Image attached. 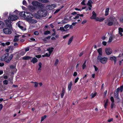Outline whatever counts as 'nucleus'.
Instances as JSON below:
<instances>
[{"label":"nucleus","mask_w":123,"mask_h":123,"mask_svg":"<svg viewBox=\"0 0 123 123\" xmlns=\"http://www.w3.org/2000/svg\"><path fill=\"white\" fill-rule=\"evenodd\" d=\"M8 14V12H5L3 14V16L4 17H6Z\"/></svg>","instance_id":"40"},{"label":"nucleus","mask_w":123,"mask_h":123,"mask_svg":"<svg viewBox=\"0 0 123 123\" xmlns=\"http://www.w3.org/2000/svg\"><path fill=\"white\" fill-rule=\"evenodd\" d=\"M27 12L26 11H23L20 13L19 14V15L21 17H23L25 18L26 16V12Z\"/></svg>","instance_id":"13"},{"label":"nucleus","mask_w":123,"mask_h":123,"mask_svg":"<svg viewBox=\"0 0 123 123\" xmlns=\"http://www.w3.org/2000/svg\"><path fill=\"white\" fill-rule=\"evenodd\" d=\"M73 38H74L73 36H72L71 37L69 38V40H68V45H70V43H71L72 42L73 40Z\"/></svg>","instance_id":"28"},{"label":"nucleus","mask_w":123,"mask_h":123,"mask_svg":"<svg viewBox=\"0 0 123 123\" xmlns=\"http://www.w3.org/2000/svg\"><path fill=\"white\" fill-rule=\"evenodd\" d=\"M38 85V83H37L35 82V83L34 86L35 87H37Z\"/></svg>","instance_id":"63"},{"label":"nucleus","mask_w":123,"mask_h":123,"mask_svg":"<svg viewBox=\"0 0 123 123\" xmlns=\"http://www.w3.org/2000/svg\"><path fill=\"white\" fill-rule=\"evenodd\" d=\"M8 18L10 20L15 21L18 18V17L16 15H9Z\"/></svg>","instance_id":"5"},{"label":"nucleus","mask_w":123,"mask_h":123,"mask_svg":"<svg viewBox=\"0 0 123 123\" xmlns=\"http://www.w3.org/2000/svg\"><path fill=\"white\" fill-rule=\"evenodd\" d=\"M113 119L112 118H111L109 119L108 120V122H110L113 121Z\"/></svg>","instance_id":"60"},{"label":"nucleus","mask_w":123,"mask_h":123,"mask_svg":"<svg viewBox=\"0 0 123 123\" xmlns=\"http://www.w3.org/2000/svg\"><path fill=\"white\" fill-rule=\"evenodd\" d=\"M18 11L17 10H16L14 11L13 12L14 14H15L16 15H17L18 13Z\"/></svg>","instance_id":"47"},{"label":"nucleus","mask_w":123,"mask_h":123,"mask_svg":"<svg viewBox=\"0 0 123 123\" xmlns=\"http://www.w3.org/2000/svg\"><path fill=\"white\" fill-rule=\"evenodd\" d=\"M25 53L26 52L24 50H22L21 51L20 55L21 56H23L24 55Z\"/></svg>","instance_id":"35"},{"label":"nucleus","mask_w":123,"mask_h":123,"mask_svg":"<svg viewBox=\"0 0 123 123\" xmlns=\"http://www.w3.org/2000/svg\"><path fill=\"white\" fill-rule=\"evenodd\" d=\"M32 4L34 6H40V4L38 2L33 1L32 3Z\"/></svg>","instance_id":"12"},{"label":"nucleus","mask_w":123,"mask_h":123,"mask_svg":"<svg viewBox=\"0 0 123 123\" xmlns=\"http://www.w3.org/2000/svg\"><path fill=\"white\" fill-rule=\"evenodd\" d=\"M22 23L21 22H18L17 23V25L21 30L24 31L25 30H26V29L21 25Z\"/></svg>","instance_id":"8"},{"label":"nucleus","mask_w":123,"mask_h":123,"mask_svg":"<svg viewBox=\"0 0 123 123\" xmlns=\"http://www.w3.org/2000/svg\"><path fill=\"white\" fill-rule=\"evenodd\" d=\"M115 36H114L113 35L111 34V36H110L109 38V42H111L113 38Z\"/></svg>","instance_id":"32"},{"label":"nucleus","mask_w":123,"mask_h":123,"mask_svg":"<svg viewBox=\"0 0 123 123\" xmlns=\"http://www.w3.org/2000/svg\"><path fill=\"white\" fill-rule=\"evenodd\" d=\"M47 117V116L46 115H44L41 117V122H42L43 121L44 119L45 118Z\"/></svg>","instance_id":"39"},{"label":"nucleus","mask_w":123,"mask_h":123,"mask_svg":"<svg viewBox=\"0 0 123 123\" xmlns=\"http://www.w3.org/2000/svg\"><path fill=\"white\" fill-rule=\"evenodd\" d=\"M87 21L86 20L84 19L83 20V21H82V22L81 23V24H84L86 23Z\"/></svg>","instance_id":"50"},{"label":"nucleus","mask_w":123,"mask_h":123,"mask_svg":"<svg viewBox=\"0 0 123 123\" xmlns=\"http://www.w3.org/2000/svg\"><path fill=\"white\" fill-rule=\"evenodd\" d=\"M63 7V6L62 7H61V8L57 9L54 12V14H55L58 12Z\"/></svg>","instance_id":"38"},{"label":"nucleus","mask_w":123,"mask_h":123,"mask_svg":"<svg viewBox=\"0 0 123 123\" xmlns=\"http://www.w3.org/2000/svg\"><path fill=\"white\" fill-rule=\"evenodd\" d=\"M109 9V8H108L106 9L105 11V16H107L108 15Z\"/></svg>","instance_id":"31"},{"label":"nucleus","mask_w":123,"mask_h":123,"mask_svg":"<svg viewBox=\"0 0 123 123\" xmlns=\"http://www.w3.org/2000/svg\"><path fill=\"white\" fill-rule=\"evenodd\" d=\"M69 35V34L67 35L63 36V38L64 39H65V38H66V37H68Z\"/></svg>","instance_id":"52"},{"label":"nucleus","mask_w":123,"mask_h":123,"mask_svg":"<svg viewBox=\"0 0 123 123\" xmlns=\"http://www.w3.org/2000/svg\"><path fill=\"white\" fill-rule=\"evenodd\" d=\"M10 49L11 50H13V48L11 46H9L8 47V49H5V51L7 52H8L9 51V50Z\"/></svg>","instance_id":"29"},{"label":"nucleus","mask_w":123,"mask_h":123,"mask_svg":"<svg viewBox=\"0 0 123 123\" xmlns=\"http://www.w3.org/2000/svg\"><path fill=\"white\" fill-rule=\"evenodd\" d=\"M23 4L25 5H27V3L25 0H24L23 1Z\"/></svg>","instance_id":"53"},{"label":"nucleus","mask_w":123,"mask_h":123,"mask_svg":"<svg viewBox=\"0 0 123 123\" xmlns=\"http://www.w3.org/2000/svg\"><path fill=\"white\" fill-rule=\"evenodd\" d=\"M28 21L29 23L32 24H36L37 22V21L36 20L32 18L31 19Z\"/></svg>","instance_id":"16"},{"label":"nucleus","mask_w":123,"mask_h":123,"mask_svg":"<svg viewBox=\"0 0 123 123\" xmlns=\"http://www.w3.org/2000/svg\"><path fill=\"white\" fill-rule=\"evenodd\" d=\"M94 67L95 68V71H97L98 70V68L95 66H94Z\"/></svg>","instance_id":"58"},{"label":"nucleus","mask_w":123,"mask_h":123,"mask_svg":"<svg viewBox=\"0 0 123 123\" xmlns=\"http://www.w3.org/2000/svg\"><path fill=\"white\" fill-rule=\"evenodd\" d=\"M92 15L91 17L90 18L91 19H95L96 18L97 14L94 11L92 12Z\"/></svg>","instance_id":"14"},{"label":"nucleus","mask_w":123,"mask_h":123,"mask_svg":"<svg viewBox=\"0 0 123 123\" xmlns=\"http://www.w3.org/2000/svg\"><path fill=\"white\" fill-rule=\"evenodd\" d=\"M5 22L6 25L8 27L10 28L11 27L12 25V22L10 20L7 19L5 21Z\"/></svg>","instance_id":"9"},{"label":"nucleus","mask_w":123,"mask_h":123,"mask_svg":"<svg viewBox=\"0 0 123 123\" xmlns=\"http://www.w3.org/2000/svg\"><path fill=\"white\" fill-rule=\"evenodd\" d=\"M98 53L99 55H100L101 56L102 55V49L101 48L98 49Z\"/></svg>","instance_id":"24"},{"label":"nucleus","mask_w":123,"mask_h":123,"mask_svg":"<svg viewBox=\"0 0 123 123\" xmlns=\"http://www.w3.org/2000/svg\"><path fill=\"white\" fill-rule=\"evenodd\" d=\"M38 65L39 67V68H38V70H41V67L42 65V63L41 62H39L38 63Z\"/></svg>","instance_id":"36"},{"label":"nucleus","mask_w":123,"mask_h":123,"mask_svg":"<svg viewBox=\"0 0 123 123\" xmlns=\"http://www.w3.org/2000/svg\"><path fill=\"white\" fill-rule=\"evenodd\" d=\"M97 94V93L96 92H95L94 94L92 93L91 95L92 96L91 98H94L96 95Z\"/></svg>","instance_id":"43"},{"label":"nucleus","mask_w":123,"mask_h":123,"mask_svg":"<svg viewBox=\"0 0 123 123\" xmlns=\"http://www.w3.org/2000/svg\"><path fill=\"white\" fill-rule=\"evenodd\" d=\"M32 58L31 57L27 56L23 57L22 58V59L24 60H31Z\"/></svg>","instance_id":"23"},{"label":"nucleus","mask_w":123,"mask_h":123,"mask_svg":"<svg viewBox=\"0 0 123 123\" xmlns=\"http://www.w3.org/2000/svg\"><path fill=\"white\" fill-rule=\"evenodd\" d=\"M50 32L49 31H45L44 33V34L45 35H46L48 34H50Z\"/></svg>","instance_id":"44"},{"label":"nucleus","mask_w":123,"mask_h":123,"mask_svg":"<svg viewBox=\"0 0 123 123\" xmlns=\"http://www.w3.org/2000/svg\"><path fill=\"white\" fill-rule=\"evenodd\" d=\"M47 14L46 11H43L42 10H39L37 14L35 15V16L37 19H40L42 17H45Z\"/></svg>","instance_id":"2"},{"label":"nucleus","mask_w":123,"mask_h":123,"mask_svg":"<svg viewBox=\"0 0 123 123\" xmlns=\"http://www.w3.org/2000/svg\"><path fill=\"white\" fill-rule=\"evenodd\" d=\"M26 16L25 18L27 21H28L31 19L33 18V16L32 13L28 12H26Z\"/></svg>","instance_id":"4"},{"label":"nucleus","mask_w":123,"mask_h":123,"mask_svg":"<svg viewBox=\"0 0 123 123\" xmlns=\"http://www.w3.org/2000/svg\"><path fill=\"white\" fill-rule=\"evenodd\" d=\"M59 30L62 31H66L64 28L63 27H60Z\"/></svg>","instance_id":"42"},{"label":"nucleus","mask_w":123,"mask_h":123,"mask_svg":"<svg viewBox=\"0 0 123 123\" xmlns=\"http://www.w3.org/2000/svg\"><path fill=\"white\" fill-rule=\"evenodd\" d=\"M69 25H66L64 27V28L65 29H67L69 27Z\"/></svg>","instance_id":"59"},{"label":"nucleus","mask_w":123,"mask_h":123,"mask_svg":"<svg viewBox=\"0 0 123 123\" xmlns=\"http://www.w3.org/2000/svg\"><path fill=\"white\" fill-rule=\"evenodd\" d=\"M29 10L31 12H33L36 9V8L33 6H29L28 7Z\"/></svg>","instance_id":"19"},{"label":"nucleus","mask_w":123,"mask_h":123,"mask_svg":"<svg viewBox=\"0 0 123 123\" xmlns=\"http://www.w3.org/2000/svg\"><path fill=\"white\" fill-rule=\"evenodd\" d=\"M13 57L12 54L9 55L8 53H6L3 55L0 59L1 61H5L6 63H9Z\"/></svg>","instance_id":"1"},{"label":"nucleus","mask_w":123,"mask_h":123,"mask_svg":"<svg viewBox=\"0 0 123 123\" xmlns=\"http://www.w3.org/2000/svg\"><path fill=\"white\" fill-rule=\"evenodd\" d=\"M13 45L14 46L16 47H18V44L16 43H14L13 44Z\"/></svg>","instance_id":"49"},{"label":"nucleus","mask_w":123,"mask_h":123,"mask_svg":"<svg viewBox=\"0 0 123 123\" xmlns=\"http://www.w3.org/2000/svg\"><path fill=\"white\" fill-rule=\"evenodd\" d=\"M86 60L85 61L82 66V68L83 69H84L86 67Z\"/></svg>","instance_id":"34"},{"label":"nucleus","mask_w":123,"mask_h":123,"mask_svg":"<svg viewBox=\"0 0 123 123\" xmlns=\"http://www.w3.org/2000/svg\"><path fill=\"white\" fill-rule=\"evenodd\" d=\"M110 60L111 61H114V64H115L117 61V57L115 56L111 57L110 58Z\"/></svg>","instance_id":"18"},{"label":"nucleus","mask_w":123,"mask_h":123,"mask_svg":"<svg viewBox=\"0 0 123 123\" xmlns=\"http://www.w3.org/2000/svg\"><path fill=\"white\" fill-rule=\"evenodd\" d=\"M38 32L37 31H35L34 33V34L35 35H38Z\"/></svg>","instance_id":"57"},{"label":"nucleus","mask_w":123,"mask_h":123,"mask_svg":"<svg viewBox=\"0 0 123 123\" xmlns=\"http://www.w3.org/2000/svg\"><path fill=\"white\" fill-rule=\"evenodd\" d=\"M114 21L112 18H110L108 19L107 21V25L109 26H111L113 25Z\"/></svg>","instance_id":"6"},{"label":"nucleus","mask_w":123,"mask_h":123,"mask_svg":"<svg viewBox=\"0 0 123 123\" xmlns=\"http://www.w3.org/2000/svg\"><path fill=\"white\" fill-rule=\"evenodd\" d=\"M79 80V78L78 77H77L75 80L74 81L75 83H76L78 81V80Z\"/></svg>","instance_id":"54"},{"label":"nucleus","mask_w":123,"mask_h":123,"mask_svg":"<svg viewBox=\"0 0 123 123\" xmlns=\"http://www.w3.org/2000/svg\"><path fill=\"white\" fill-rule=\"evenodd\" d=\"M118 92H118V91H117L115 93L114 95L115 98H117V99H118L119 98L118 97L119 96Z\"/></svg>","instance_id":"26"},{"label":"nucleus","mask_w":123,"mask_h":123,"mask_svg":"<svg viewBox=\"0 0 123 123\" xmlns=\"http://www.w3.org/2000/svg\"><path fill=\"white\" fill-rule=\"evenodd\" d=\"M54 49V48L52 47H51L50 48H49L47 49V50L48 51L49 53L50 54H51V53L53 51V50Z\"/></svg>","instance_id":"25"},{"label":"nucleus","mask_w":123,"mask_h":123,"mask_svg":"<svg viewBox=\"0 0 123 123\" xmlns=\"http://www.w3.org/2000/svg\"><path fill=\"white\" fill-rule=\"evenodd\" d=\"M4 33L6 34H10L11 33V31L10 29L6 28H5L3 29Z\"/></svg>","instance_id":"7"},{"label":"nucleus","mask_w":123,"mask_h":123,"mask_svg":"<svg viewBox=\"0 0 123 123\" xmlns=\"http://www.w3.org/2000/svg\"><path fill=\"white\" fill-rule=\"evenodd\" d=\"M32 59L31 60V62H32L33 64H35L37 63V61L38 60L37 59L35 58H32Z\"/></svg>","instance_id":"21"},{"label":"nucleus","mask_w":123,"mask_h":123,"mask_svg":"<svg viewBox=\"0 0 123 123\" xmlns=\"http://www.w3.org/2000/svg\"><path fill=\"white\" fill-rule=\"evenodd\" d=\"M4 23L2 21H0V28H2L4 27Z\"/></svg>","instance_id":"30"},{"label":"nucleus","mask_w":123,"mask_h":123,"mask_svg":"<svg viewBox=\"0 0 123 123\" xmlns=\"http://www.w3.org/2000/svg\"><path fill=\"white\" fill-rule=\"evenodd\" d=\"M72 85V81H70L69 83L68 86V90L69 91H70L71 90Z\"/></svg>","instance_id":"22"},{"label":"nucleus","mask_w":123,"mask_h":123,"mask_svg":"<svg viewBox=\"0 0 123 123\" xmlns=\"http://www.w3.org/2000/svg\"><path fill=\"white\" fill-rule=\"evenodd\" d=\"M85 1L84 0H83L81 3V4L83 5H85L86 4L85 3Z\"/></svg>","instance_id":"61"},{"label":"nucleus","mask_w":123,"mask_h":123,"mask_svg":"<svg viewBox=\"0 0 123 123\" xmlns=\"http://www.w3.org/2000/svg\"><path fill=\"white\" fill-rule=\"evenodd\" d=\"M39 1L43 3H46L47 1V0H38Z\"/></svg>","instance_id":"45"},{"label":"nucleus","mask_w":123,"mask_h":123,"mask_svg":"<svg viewBox=\"0 0 123 123\" xmlns=\"http://www.w3.org/2000/svg\"><path fill=\"white\" fill-rule=\"evenodd\" d=\"M59 62L58 60V59H57L56 60L55 62V65H57L58 63Z\"/></svg>","instance_id":"48"},{"label":"nucleus","mask_w":123,"mask_h":123,"mask_svg":"<svg viewBox=\"0 0 123 123\" xmlns=\"http://www.w3.org/2000/svg\"><path fill=\"white\" fill-rule=\"evenodd\" d=\"M96 21H99V22H102L105 19V18H104L101 17H96L95 19Z\"/></svg>","instance_id":"15"},{"label":"nucleus","mask_w":123,"mask_h":123,"mask_svg":"<svg viewBox=\"0 0 123 123\" xmlns=\"http://www.w3.org/2000/svg\"><path fill=\"white\" fill-rule=\"evenodd\" d=\"M108 103V99H107L104 105V107L106 109V106L107 105Z\"/></svg>","instance_id":"41"},{"label":"nucleus","mask_w":123,"mask_h":123,"mask_svg":"<svg viewBox=\"0 0 123 123\" xmlns=\"http://www.w3.org/2000/svg\"><path fill=\"white\" fill-rule=\"evenodd\" d=\"M118 34L120 35L121 36H123L122 33L123 32V28L119 27L118 28Z\"/></svg>","instance_id":"17"},{"label":"nucleus","mask_w":123,"mask_h":123,"mask_svg":"<svg viewBox=\"0 0 123 123\" xmlns=\"http://www.w3.org/2000/svg\"><path fill=\"white\" fill-rule=\"evenodd\" d=\"M65 93V91L64 90H62V91L61 92V97L62 98H63V96L64 95V94Z\"/></svg>","instance_id":"37"},{"label":"nucleus","mask_w":123,"mask_h":123,"mask_svg":"<svg viewBox=\"0 0 123 123\" xmlns=\"http://www.w3.org/2000/svg\"><path fill=\"white\" fill-rule=\"evenodd\" d=\"M10 43V42H7L5 43L6 45H9Z\"/></svg>","instance_id":"64"},{"label":"nucleus","mask_w":123,"mask_h":123,"mask_svg":"<svg viewBox=\"0 0 123 123\" xmlns=\"http://www.w3.org/2000/svg\"><path fill=\"white\" fill-rule=\"evenodd\" d=\"M123 90V86H121L119 88H118L117 89V91H118V92H122Z\"/></svg>","instance_id":"27"},{"label":"nucleus","mask_w":123,"mask_h":123,"mask_svg":"<svg viewBox=\"0 0 123 123\" xmlns=\"http://www.w3.org/2000/svg\"><path fill=\"white\" fill-rule=\"evenodd\" d=\"M105 50L106 54L107 55L111 54L112 52L111 49L110 48H106Z\"/></svg>","instance_id":"10"},{"label":"nucleus","mask_w":123,"mask_h":123,"mask_svg":"<svg viewBox=\"0 0 123 123\" xmlns=\"http://www.w3.org/2000/svg\"><path fill=\"white\" fill-rule=\"evenodd\" d=\"M3 83L4 84L6 85L8 84V81L6 80H5L3 81Z\"/></svg>","instance_id":"46"},{"label":"nucleus","mask_w":123,"mask_h":123,"mask_svg":"<svg viewBox=\"0 0 123 123\" xmlns=\"http://www.w3.org/2000/svg\"><path fill=\"white\" fill-rule=\"evenodd\" d=\"M79 17V14H77V15L75 17H73V19H77Z\"/></svg>","instance_id":"51"},{"label":"nucleus","mask_w":123,"mask_h":123,"mask_svg":"<svg viewBox=\"0 0 123 123\" xmlns=\"http://www.w3.org/2000/svg\"><path fill=\"white\" fill-rule=\"evenodd\" d=\"M97 59L103 64L105 63L107 60V58L105 57L102 58L101 57L100 55H98L97 57Z\"/></svg>","instance_id":"3"},{"label":"nucleus","mask_w":123,"mask_h":123,"mask_svg":"<svg viewBox=\"0 0 123 123\" xmlns=\"http://www.w3.org/2000/svg\"><path fill=\"white\" fill-rule=\"evenodd\" d=\"M111 101L112 102V103L114 102V100L113 98L112 97H111Z\"/></svg>","instance_id":"55"},{"label":"nucleus","mask_w":123,"mask_h":123,"mask_svg":"<svg viewBox=\"0 0 123 123\" xmlns=\"http://www.w3.org/2000/svg\"><path fill=\"white\" fill-rule=\"evenodd\" d=\"M20 35H15L14 37V39L13 40V41L14 42H17L19 40L18 39V38L19 37Z\"/></svg>","instance_id":"20"},{"label":"nucleus","mask_w":123,"mask_h":123,"mask_svg":"<svg viewBox=\"0 0 123 123\" xmlns=\"http://www.w3.org/2000/svg\"><path fill=\"white\" fill-rule=\"evenodd\" d=\"M92 2L91 0H89L88 1L87 5L89 6L90 7H92Z\"/></svg>","instance_id":"33"},{"label":"nucleus","mask_w":123,"mask_h":123,"mask_svg":"<svg viewBox=\"0 0 123 123\" xmlns=\"http://www.w3.org/2000/svg\"><path fill=\"white\" fill-rule=\"evenodd\" d=\"M56 6L55 4H52L50 5H48L47 6V8L49 10H51L54 9Z\"/></svg>","instance_id":"11"},{"label":"nucleus","mask_w":123,"mask_h":123,"mask_svg":"<svg viewBox=\"0 0 123 123\" xmlns=\"http://www.w3.org/2000/svg\"><path fill=\"white\" fill-rule=\"evenodd\" d=\"M56 96L55 95H54L53 96V98L55 100H56L58 99V98H55V97H56Z\"/></svg>","instance_id":"62"},{"label":"nucleus","mask_w":123,"mask_h":123,"mask_svg":"<svg viewBox=\"0 0 123 123\" xmlns=\"http://www.w3.org/2000/svg\"><path fill=\"white\" fill-rule=\"evenodd\" d=\"M45 54L46 57H49L51 55L49 53V54H48V53H46Z\"/></svg>","instance_id":"56"}]
</instances>
